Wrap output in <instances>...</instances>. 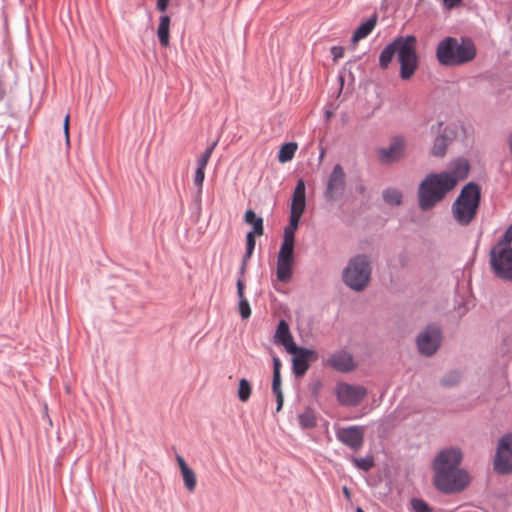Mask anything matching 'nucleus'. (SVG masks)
Listing matches in <instances>:
<instances>
[{"label":"nucleus","mask_w":512,"mask_h":512,"mask_svg":"<svg viewBox=\"0 0 512 512\" xmlns=\"http://www.w3.org/2000/svg\"><path fill=\"white\" fill-rule=\"evenodd\" d=\"M469 170L468 161L460 158L452 162L449 170L426 176L418 190L420 208L426 211L434 207L467 177Z\"/></svg>","instance_id":"nucleus-1"},{"label":"nucleus","mask_w":512,"mask_h":512,"mask_svg":"<svg viewBox=\"0 0 512 512\" xmlns=\"http://www.w3.org/2000/svg\"><path fill=\"white\" fill-rule=\"evenodd\" d=\"M300 217L290 215L289 224L284 229L283 242L280 248L294 249L295 232L298 229Z\"/></svg>","instance_id":"nucleus-21"},{"label":"nucleus","mask_w":512,"mask_h":512,"mask_svg":"<svg viewBox=\"0 0 512 512\" xmlns=\"http://www.w3.org/2000/svg\"><path fill=\"white\" fill-rule=\"evenodd\" d=\"M170 0H157V9L161 12H165Z\"/></svg>","instance_id":"nucleus-41"},{"label":"nucleus","mask_w":512,"mask_h":512,"mask_svg":"<svg viewBox=\"0 0 512 512\" xmlns=\"http://www.w3.org/2000/svg\"><path fill=\"white\" fill-rule=\"evenodd\" d=\"M170 24L171 19L168 15H162L159 19L157 36L161 46L167 47L170 43Z\"/></svg>","instance_id":"nucleus-22"},{"label":"nucleus","mask_w":512,"mask_h":512,"mask_svg":"<svg viewBox=\"0 0 512 512\" xmlns=\"http://www.w3.org/2000/svg\"><path fill=\"white\" fill-rule=\"evenodd\" d=\"M345 189V172L340 164H336L328 178L325 197L334 201Z\"/></svg>","instance_id":"nucleus-12"},{"label":"nucleus","mask_w":512,"mask_h":512,"mask_svg":"<svg viewBox=\"0 0 512 512\" xmlns=\"http://www.w3.org/2000/svg\"><path fill=\"white\" fill-rule=\"evenodd\" d=\"M251 385L248 380L240 379L238 388V398L241 402H246L251 396Z\"/></svg>","instance_id":"nucleus-29"},{"label":"nucleus","mask_w":512,"mask_h":512,"mask_svg":"<svg viewBox=\"0 0 512 512\" xmlns=\"http://www.w3.org/2000/svg\"><path fill=\"white\" fill-rule=\"evenodd\" d=\"M331 54L333 55V59L336 61L343 57L344 55V48L341 46H333L331 48Z\"/></svg>","instance_id":"nucleus-38"},{"label":"nucleus","mask_w":512,"mask_h":512,"mask_svg":"<svg viewBox=\"0 0 512 512\" xmlns=\"http://www.w3.org/2000/svg\"><path fill=\"white\" fill-rule=\"evenodd\" d=\"M462 452L458 448L442 450L433 462L434 484L442 492L463 490L470 481L468 473L459 467Z\"/></svg>","instance_id":"nucleus-2"},{"label":"nucleus","mask_w":512,"mask_h":512,"mask_svg":"<svg viewBox=\"0 0 512 512\" xmlns=\"http://www.w3.org/2000/svg\"><path fill=\"white\" fill-rule=\"evenodd\" d=\"M411 505L415 512H431L427 503L421 499H412Z\"/></svg>","instance_id":"nucleus-35"},{"label":"nucleus","mask_w":512,"mask_h":512,"mask_svg":"<svg viewBox=\"0 0 512 512\" xmlns=\"http://www.w3.org/2000/svg\"><path fill=\"white\" fill-rule=\"evenodd\" d=\"M299 424L302 428L308 429L316 426V415L313 409L306 408L298 416Z\"/></svg>","instance_id":"nucleus-27"},{"label":"nucleus","mask_w":512,"mask_h":512,"mask_svg":"<svg viewBox=\"0 0 512 512\" xmlns=\"http://www.w3.org/2000/svg\"><path fill=\"white\" fill-rule=\"evenodd\" d=\"M293 354L292 369L296 377H302L309 369V360L314 356L315 352L302 347H296L295 352H288Z\"/></svg>","instance_id":"nucleus-16"},{"label":"nucleus","mask_w":512,"mask_h":512,"mask_svg":"<svg viewBox=\"0 0 512 512\" xmlns=\"http://www.w3.org/2000/svg\"><path fill=\"white\" fill-rule=\"evenodd\" d=\"M281 361L278 357L273 358V380L272 391L273 393H282L281 377H280Z\"/></svg>","instance_id":"nucleus-28"},{"label":"nucleus","mask_w":512,"mask_h":512,"mask_svg":"<svg viewBox=\"0 0 512 512\" xmlns=\"http://www.w3.org/2000/svg\"><path fill=\"white\" fill-rule=\"evenodd\" d=\"M297 144L289 142L281 146L278 153V161L280 163H286L293 159L295 152L297 151Z\"/></svg>","instance_id":"nucleus-26"},{"label":"nucleus","mask_w":512,"mask_h":512,"mask_svg":"<svg viewBox=\"0 0 512 512\" xmlns=\"http://www.w3.org/2000/svg\"><path fill=\"white\" fill-rule=\"evenodd\" d=\"M400 44L397 43V38L387 45L379 56V65L382 69H387L389 64L391 63L395 53L399 52Z\"/></svg>","instance_id":"nucleus-24"},{"label":"nucleus","mask_w":512,"mask_h":512,"mask_svg":"<svg viewBox=\"0 0 512 512\" xmlns=\"http://www.w3.org/2000/svg\"><path fill=\"white\" fill-rule=\"evenodd\" d=\"M294 263V249L280 248L277 258V279L286 283L292 277Z\"/></svg>","instance_id":"nucleus-14"},{"label":"nucleus","mask_w":512,"mask_h":512,"mask_svg":"<svg viewBox=\"0 0 512 512\" xmlns=\"http://www.w3.org/2000/svg\"><path fill=\"white\" fill-rule=\"evenodd\" d=\"M480 200V187L474 182L466 184L452 204L451 212L454 220L462 226L469 225L477 215Z\"/></svg>","instance_id":"nucleus-4"},{"label":"nucleus","mask_w":512,"mask_h":512,"mask_svg":"<svg viewBox=\"0 0 512 512\" xmlns=\"http://www.w3.org/2000/svg\"><path fill=\"white\" fill-rule=\"evenodd\" d=\"M370 276L371 267L363 255L352 258L342 274L344 283L355 291L364 290L369 283Z\"/></svg>","instance_id":"nucleus-5"},{"label":"nucleus","mask_w":512,"mask_h":512,"mask_svg":"<svg viewBox=\"0 0 512 512\" xmlns=\"http://www.w3.org/2000/svg\"><path fill=\"white\" fill-rule=\"evenodd\" d=\"M343 494L348 500L351 499V492L347 487H343Z\"/></svg>","instance_id":"nucleus-46"},{"label":"nucleus","mask_w":512,"mask_h":512,"mask_svg":"<svg viewBox=\"0 0 512 512\" xmlns=\"http://www.w3.org/2000/svg\"><path fill=\"white\" fill-rule=\"evenodd\" d=\"M176 460L179 465L185 487L189 492H193L197 484L195 472L187 465L182 456L177 455Z\"/></svg>","instance_id":"nucleus-20"},{"label":"nucleus","mask_w":512,"mask_h":512,"mask_svg":"<svg viewBox=\"0 0 512 512\" xmlns=\"http://www.w3.org/2000/svg\"><path fill=\"white\" fill-rule=\"evenodd\" d=\"M493 467L498 474L512 473V433L505 434L498 440Z\"/></svg>","instance_id":"nucleus-8"},{"label":"nucleus","mask_w":512,"mask_h":512,"mask_svg":"<svg viewBox=\"0 0 512 512\" xmlns=\"http://www.w3.org/2000/svg\"><path fill=\"white\" fill-rule=\"evenodd\" d=\"M205 179V168L197 167L194 174V184L198 189V193L202 192L203 182Z\"/></svg>","instance_id":"nucleus-34"},{"label":"nucleus","mask_w":512,"mask_h":512,"mask_svg":"<svg viewBox=\"0 0 512 512\" xmlns=\"http://www.w3.org/2000/svg\"><path fill=\"white\" fill-rule=\"evenodd\" d=\"M476 56V47L469 39L446 37L436 48V58L441 65L458 66L472 61Z\"/></svg>","instance_id":"nucleus-3"},{"label":"nucleus","mask_w":512,"mask_h":512,"mask_svg":"<svg viewBox=\"0 0 512 512\" xmlns=\"http://www.w3.org/2000/svg\"><path fill=\"white\" fill-rule=\"evenodd\" d=\"M441 330L435 325H428L417 337L419 352L425 356L433 355L441 344Z\"/></svg>","instance_id":"nucleus-9"},{"label":"nucleus","mask_w":512,"mask_h":512,"mask_svg":"<svg viewBox=\"0 0 512 512\" xmlns=\"http://www.w3.org/2000/svg\"><path fill=\"white\" fill-rule=\"evenodd\" d=\"M459 379H460V375L458 372H452L450 375H448L447 377H445L442 382L444 385L446 386H452L456 383L459 382Z\"/></svg>","instance_id":"nucleus-37"},{"label":"nucleus","mask_w":512,"mask_h":512,"mask_svg":"<svg viewBox=\"0 0 512 512\" xmlns=\"http://www.w3.org/2000/svg\"><path fill=\"white\" fill-rule=\"evenodd\" d=\"M69 119H70L69 114H67L64 118V123H63L64 134H65L67 144H69Z\"/></svg>","instance_id":"nucleus-39"},{"label":"nucleus","mask_w":512,"mask_h":512,"mask_svg":"<svg viewBox=\"0 0 512 512\" xmlns=\"http://www.w3.org/2000/svg\"><path fill=\"white\" fill-rule=\"evenodd\" d=\"M2 84H3V83H2V81L0 80V87L2 86Z\"/></svg>","instance_id":"nucleus-50"},{"label":"nucleus","mask_w":512,"mask_h":512,"mask_svg":"<svg viewBox=\"0 0 512 512\" xmlns=\"http://www.w3.org/2000/svg\"><path fill=\"white\" fill-rule=\"evenodd\" d=\"M511 241L503 238L491 250V265L496 273L502 279L512 280V248Z\"/></svg>","instance_id":"nucleus-7"},{"label":"nucleus","mask_w":512,"mask_h":512,"mask_svg":"<svg viewBox=\"0 0 512 512\" xmlns=\"http://www.w3.org/2000/svg\"><path fill=\"white\" fill-rule=\"evenodd\" d=\"M505 239L512 242V224L509 226V228L505 232Z\"/></svg>","instance_id":"nucleus-43"},{"label":"nucleus","mask_w":512,"mask_h":512,"mask_svg":"<svg viewBox=\"0 0 512 512\" xmlns=\"http://www.w3.org/2000/svg\"><path fill=\"white\" fill-rule=\"evenodd\" d=\"M383 198L390 205H399L401 203L402 194L396 189H387L383 192Z\"/></svg>","instance_id":"nucleus-30"},{"label":"nucleus","mask_w":512,"mask_h":512,"mask_svg":"<svg viewBox=\"0 0 512 512\" xmlns=\"http://www.w3.org/2000/svg\"><path fill=\"white\" fill-rule=\"evenodd\" d=\"M352 462L357 468L363 471H369L374 466V458L372 456H366L364 458L353 457Z\"/></svg>","instance_id":"nucleus-32"},{"label":"nucleus","mask_w":512,"mask_h":512,"mask_svg":"<svg viewBox=\"0 0 512 512\" xmlns=\"http://www.w3.org/2000/svg\"><path fill=\"white\" fill-rule=\"evenodd\" d=\"M217 146V141L213 142L210 146L206 148V150L200 155V157L197 159V167L205 168L208 165V162L211 158V155Z\"/></svg>","instance_id":"nucleus-31"},{"label":"nucleus","mask_w":512,"mask_h":512,"mask_svg":"<svg viewBox=\"0 0 512 512\" xmlns=\"http://www.w3.org/2000/svg\"><path fill=\"white\" fill-rule=\"evenodd\" d=\"M237 294H238V297H239V301L243 300V299H246L245 296H244V290H237Z\"/></svg>","instance_id":"nucleus-47"},{"label":"nucleus","mask_w":512,"mask_h":512,"mask_svg":"<svg viewBox=\"0 0 512 512\" xmlns=\"http://www.w3.org/2000/svg\"><path fill=\"white\" fill-rule=\"evenodd\" d=\"M306 208V188L302 179H299L293 192L290 215L302 217Z\"/></svg>","instance_id":"nucleus-17"},{"label":"nucleus","mask_w":512,"mask_h":512,"mask_svg":"<svg viewBox=\"0 0 512 512\" xmlns=\"http://www.w3.org/2000/svg\"><path fill=\"white\" fill-rule=\"evenodd\" d=\"M406 149V140L402 136L392 138L388 147L378 150V157L382 163H392L402 158Z\"/></svg>","instance_id":"nucleus-13"},{"label":"nucleus","mask_w":512,"mask_h":512,"mask_svg":"<svg viewBox=\"0 0 512 512\" xmlns=\"http://www.w3.org/2000/svg\"><path fill=\"white\" fill-rule=\"evenodd\" d=\"M274 395H275L276 401H277L276 411L279 412L283 406L284 396H283V393H275Z\"/></svg>","instance_id":"nucleus-40"},{"label":"nucleus","mask_w":512,"mask_h":512,"mask_svg":"<svg viewBox=\"0 0 512 512\" xmlns=\"http://www.w3.org/2000/svg\"><path fill=\"white\" fill-rule=\"evenodd\" d=\"M335 392L338 402L345 406H357L367 396L364 386L348 383H338Z\"/></svg>","instance_id":"nucleus-10"},{"label":"nucleus","mask_w":512,"mask_h":512,"mask_svg":"<svg viewBox=\"0 0 512 512\" xmlns=\"http://www.w3.org/2000/svg\"><path fill=\"white\" fill-rule=\"evenodd\" d=\"M325 364L340 372H350L356 367L353 356L345 350H338L330 354L325 360Z\"/></svg>","instance_id":"nucleus-15"},{"label":"nucleus","mask_w":512,"mask_h":512,"mask_svg":"<svg viewBox=\"0 0 512 512\" xmlns=\"http://www.w3.org/2000/svg\"><path fill=\"white\" fill-rule=\"evenodd\" d=\"M356 512H364V510H363L362 508L358 507V508L356 509Z\"/></svg>","instance_id":"nucleus-48"},{"label":"nucleus","mask_w":512,"mask_h":512,"mask_svg":"<svg viewBox=\"0 0 512 512\" xmlns=\"http://www.w3.org/2000/svg\"><path fill=\"white\" fill-rule=\"evenodd\" d=\"M237 290H244V280L243 278H239L237 281Z\"/></svg>","instance_id":"nucleus-45"},{"label":"nucleus","mask_w":512,"mask_h":512,"mask_svg":"<svg viewBox=\"0 0 512 512\" xmlns=\"http://www.w3.org/2000/svg\"><path fill=\"white\" fill-rule=\"evenodd\" d=\"M248 259H246L245 257L243 258V263H242V266H241V269H240V274H241V277L240 278H243V275L245 273V269H246V262H247Z\"/></svg>","instance_id":"nucleus-44"},{"label":"nucleus","mask_w":512,"mask_h":512,"mask_svg":"<svg viewBox=\"0 0 512 512\" xmlns=\"http://www.w3.org/2000/svg\"><path fill=\"white\" fill-rule=\"evenodd\" d=\"M377 23V16L374 15L370 19H368L366 22L362 23L354 32L352 36V42L356 44L360 40L367 37L375 28Z\"/></svg>","instance_id":"nucleus-23"},{"label":"nucleus","mask_w":512,"mask_h":512,"mask_svg":"<svg viewBox=\"0 0 512 512\" xmlns=\"http://www.w3.org/2000/svg\"><path fill=\"white\" fill-rule=\"evenodd\" d=\"M0 94H1V95H0V98H3V96H4V91H1V92H0Z\"/></svg>","instance_id":"nucleus-49"},{"label":"nucleus","mask_w":512,"mask_h":512,"mask_svg":"<svg viewBox=\"0 0 512 512\" xmlns=\"http://www.w3.org/2000/svg\"><path fill=\"white\" fill-rule=\"evenodd\" d=\"M239 313L243 319H247L251 316V308L247 299L239 301Z\"/></svg>","instance_id":"nucleus-36"},{"label":"nucleus","mask_w":512,"mask_h":512,"mask_svg":"<svg viewBox=\"0 0 512 512\" xmlns=\"http://www.w3.org/2000/svg\"><path fill=\"white\" fill-rule=\"evenodd\" d=\"M255 236H257L254 232H248L246 236V253L245 258L250 259L253 254L255 248Z\"/></svg>","instance_id":"nucleus-33"},{"label":"nucleus","mask_w":512,"mask_h":512,"mask_svg":"<svg viewBox=\"0 0 512 512\" xmlns=\"http://www.w3.org/2000/svg\"><path fill=\"white\" fill-rule=\"evenodd\" d=\"M365 429L363 426H349L336 430L337 439L349 448L358 451L364 442Z\"/></svg>","instance_id":"nucleus-11"},{"label":"nucleus","mask_w":512,"mask_h":512,"mask_svg":"<svg viewBox=\"0 0 512 512\" xmlns=\"http://www.w3.org/2000/svg\"><path fill=\"white\" fill-rule=\"evenodd\" d=\"M274 341L277 344L284 346L287 352H295L297 345L295 344L293 337L291 335L289 325L285 320H280L278 323Z\"/></svg>","instance_id":"nucleus-18"},{"label":"nucleus","mask_w":512,"mask_h":512,"mask_svg":"<svg viewBox=\"0 0 512 512\" xmlns=\"http://www.w3.org/2000/svg\"><path fill=\"white\" fill-rule=\"evenodd\" d=\"M431 132L433 134H438V136L434 140L431 153L433 156L443 157L446 153V149L449 143V138L445 135V132L443 130V123L437 122L436 124L432 125Z\"/></svg>","instance_id":"nucleus-19"},{"label":"nucleus","mask_w":512,"mask_h":512,"mask_svg":"<svg viewBox=\"0 0 512 512\" xmlns=\"http://www.w3.org/2000/svg\"><path fill=\"white\" fill-rule=\"evenodd\" d=\"M400 44L398 61L400 63V77L404 81L410 80L419 66V58L416 52L417 40L413 35L398 37Z\"/></svg>","instance_id":"nucleus-6"},{"label":"nucleus","mask_w":512,"mask_h":512,"mask_svg":"<svg viewBox=\"0 0 512 512\" xmlns=\"http://www.w3.org/2000/svg\"><path fill=\"white\" fill-rule=\"evenodd\" d=\"M245 222L253 226V230L257 236H262L264 233L263 219L257 217L253 210H247L245 213Z\"/></svg>","instance_id":"nucleus-25"},{"label":"nucleus","mask_w":512,"mask_h":512,"mask_svg":"<svg viewBox=\"0 0 512 512\" xmlns=\"http://www.w3.org/2000/svg\"><path fill=\"white\" fill-rule=\"evenodd\" d=\"M444 1V4L448 7V8H452L456 5H458L462 0H443Z\"/></svg>","instance_id":"nucleus-42"}]
</instances>
